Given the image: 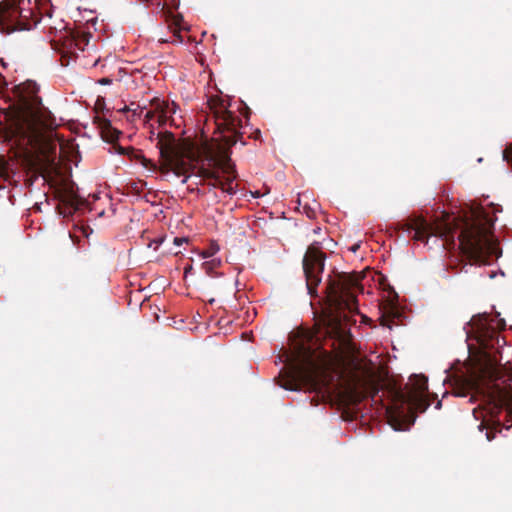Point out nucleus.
Returning a JSON list of instances; mask_svg holds the SVG:
<instances>
[{
  "label": "nucleus",
  "mask_w": 512,
  "mask_h": 512,
  "mask_svg": "<svg viewBox=\"0 0 512 512\" xmlns=\"http://www.w3.org/2000/svg\"><path fill=\"white\" fill-rule=\"evenodd\" d=\"M359 248H360V244L356 243L353 246H351L350 250L355 253Z\"/></svg>",
  "instance_id": "393cba45"
},
{
  "label": "nucleus",
  "mask_w": 512,
  "mask_h": 512,
  "mask_svg": "<svg viewBox=\"0 0 512 512\" xmlns=\"http://www.w3.org/2000/svg\"><path fill=\"white\" fill-rule=\"evenodd\" d=\"M362 291L363 287L358 278L347 273L338 274L334 278L329 277L326 285L329 304L339 313L347 311L351 314H358L357 293Z\"/></svg>",
  "instance_id": "7ed1b4c3"
},
{
  "label": "nucleus",
  "mask_w": 512,
  "mask_h": 512,
  "mask_svg": "<svg viewBox=\"0 0 512 512\" xmlns=\"http://www.w3.org/2000/svg\"><path fill=\"white\" fill-rule=\"evenodd\" d=\"M111 152L116 153L118 155H124V154H126V148H124L118 144H115L112 146Z\"/></svg>",
  "instance_id": "a211bd4d"
},
{
  "label": "nucleus",
  "mask_w": 512,
  "mask_h": 512,
  "mask_svg": "<svg viewBox=\"0 0 512 512\" xmlns=\"http://www.w3.org/2000/svg\"><path fill=\"white\" fill-rule=\"evenodd\" d=\"M325 254L321 251L318 242L313 243L307 249L303 258V271L306 278V288L308 294L314 296L317 294L316 287L322 281V274L325 267Z\"/></svg>",
  "instance_id": "0eeeda50"
},
{
  "label": "nucleus",
  "mask_w": 512,
  "mask_h": 512,
  "mask_svg": "<svg viewBox=\"0 0 512 512\" xmlns=\"http://www.w3.org/2000/svg\"><path fill=\"white\" fill-rule=\"evenodd\" d=\"M293 373V380L291 382L281 384L280 387L285 390L297 391L299 389V382L308 381L312 377L311 373L302 365H296Z\"/></svg>",
  "instance_id": "f8f14e48"
},
{
  "label": "nucleus",
  "mask_w": 512,
  "mask_h": 512,
  "mask_svg": "<svg viewBox=\"0 0 512 512\" xmlns=\"http://www.w3.org/2000/svg\"><path fill=\"white\" fill-rule=\"evenodd\" d=\"M188 239L185 237H175L173 242L176 246H181L183 243L187 242Z\"/></svg>",
  "instance_id": "412c9836"
},
{
  "label": "nucleus",
  "mask_w": 512,
  "mask_h": 512,
  "mask_svg": "<svg viewBox=\"0 0 512 512\" xmlns=\"http://www.w3.org/2000/svg\"><path fill=\"white\" fill-rule=\"evenodd\" d=\"M192 270H193V267H192L191 265L186 266V267H185V269H184V275H185V277H186L189 273H191V271H192Z\"/></svg>",
  "instance_id": "b1692460"
},
{
  "label": "nucleus",
  "mask_w": 512,
  "mask_h": 512,
  "mask_svg": "<svg viewBox=\"0 0 512 512\" xmlns=\"http://www.w3.org/2000/svg\"><path fill=\"white\" fill-rule=\"evenodd\" d=\"M469 385H465V386H460V387H456L452 394L455 396V397H467L469 396Z\"/></svg>",
  "instance_id": "2eb2a0df"
},
{
  "label": "nucleus",
  "mask_w": 512,
  "mask_h": 512,
  "mask_svg": "<svg viewBox=\"0 0 512 512\" xmlns=\"http://www.w3.org/2000/svg\"><path fill=\"white\" fill-rule=\"evenodd\" d=\"M489 277H490V278H494V277H495L494 273H491V274L489 275Z\"/></svg>",
  "instance_id": "473e14b6"
},
{
  "label": "nucleus",
  "mask_w": 512,
  "mask_h": 512,
  "mask_svg": "<svg viewBox=\"0 0 512 512\" xmlns=\"http://www.w3.org/2000/svg\"><path fill=\"white\" fill-rule=\"evenodd\" d=\"M256 198H259V193L257 192L255 195H253Z\"/></svg>",
  "instance_id": "72a5a7b5"
},
{
  "label": "nucleus",
  "mask_w": 512,
  "mask_h": 512,
  "mask_svg": "<svg viewBox=\"0 0 512 512\" xmlns=\"http://www.w3.org/2000/svg\"><path fill=\"white\" fill-rule=\"evenodd\" d=\"M450 230H451V227H448L447 228V233H450L451 232Z\"/></svg>",
  "instance_id": "f704fd0d"
},
{
  "label": "nucleus",
  "mask_w": 512,
  "mask_h": 512,
  "mask_svg": "<svg viewBox=\"0 0 512 512\" xmlns=\"http://www.w3.org/2000/svg\"><path fill=\"white\" fill-rule=\"evenodd\" d=\"M155 111H147L145 118L147 120H153L155 114L158 113L157 122L163 125L167 122L168 118L176 112V104L174 102H160L157 101L155 104Z\"/></svg>",
  "instance_id": "9b49d317"
},
{
  "label": "nucleus",
  "mask_w": 512,
  "mask_h": 512,
  "mask_svg": "<svg viewBox=\"0 0 512 512\" xmlns=\"http://www.w3.org/2000/svg\"><path fill=\"white\" fill-rule=\"evenodd\" d=\"M151 139L155 141V146L159 149L160 157L169 165L176 160L178 149L176 139L173 133L165 131L155 134L152 132Z\"/></svg>",
  "instance_id": "6e6552de"
},
{
  "label": "nucleus",
  "mask_w": 512,
  "mask_h": 512,
  "mask_svg": "<svg viewBox=\"0 0 512 512\" xmlns=\"http://www.w3.org/2000/svg\"><path fill=\"white\" fill-rule=\"evenodd\" d=\"M208 302H209V304H213L215 302V299L211 298Z\"/></svg>",
  "instance_id": "c85d7f7f"
},
{
  "label": "nucleus",
  "mask_w": 512,
  "mask_h": 512,
  "mask_svg": "<svg viewBox=\"0 0 512 512\" xmlns=\"http://www.w3.org/2000/svg\"><path fill=\"white\" fill-rule=\"evenodd\" d=\"M409 233H413V238L416 241L428 242L430 236H438L434 226L423 218L416 219L409 228Z\"/></svg>",
  "instance_id": "9d476101"
},
{
  "label": "nucleus",
  "mask_w": 512,
  "mask_h": 512,
  "mask_svg": "<svg viewBox=\"0 0 512 512\" xmlns=\"http://www.w3.org/2000/svg\"><path fill=\"white\" fill-rule=\"evenodd\" d=\"M478 428L482 431V430H483V428H484V425L481 423V424L478 426Z\"/></svg>",
  "instance_id": "c756f323"
},
{
  "label": "nucleus",
  "mask_w": 512,
  "mask_h": 512,
  "mask_svg": "<svg viewBox=\"0 0 512 512\" xmlns=\"http://www.w3.org/2000/svg\"><path fill=\"white\" fill-rule=\"evenodd\" d=\"M5 118V113L0 110V140L5 139L7 137V127L4 123Z\"/></svg>",
  "instance_id": "dca6fc26"
},
{
  "label": "nucleus",
  "mask_w": 512,
  "mask_h": 512,
  "mask_svg": "<svg viewBox=\"0 0 512 512\" xmlns=\"http://www.w3.org/2000/svg\"><path fill=\"white\" fill-rule=\"evenodd\" d=\"M163 241H164L163 238L154 239L149 244V247H152L154 245V248L157 249L163 243Z\"/></svg>",
  "instance_id": "aec40b11"
},
{
  "label": "nucleus",
  "mask_w": 512,
  "mask_h": 512,
  "mask_svg": "<svg viewBox=\"0 0 512 512\" xmlns=\"http://www.w3.org/2000/svg\"><path fill=\"white\" fill-rule=\"evenodd\" d=\"M486 438L488 441H492L495 438V433L487 431Z\"/></svg>",
  "instance_id": "5701e85b"
},
{
  "label": "nucleus",
  "mask_w": 512,
  "mask_h": 512,
  "mask_svg": "<svg viewBox=\"0 0 512 512\" xmlns=\"http://www.w3.org/2000/svg\"><path fill=\"white\" fill-rule=\"evenodd\" d=\"M0 63H1V65H2L3 67H6V66H7V64L5 63V61H4L3 59H1V60H0Z\"/></svg>",
  "instance_id": "bb28decb"
},
{
  "label": "nucleus",
  "mask_w": 512,
  "mask_h": 512,
  "mask_svg": "<svg viewBox=\"0 0 512 512\" xmlns=\"http://www.w3.org/2000/svg\"><path fill=\"white\" fill-rule=\"evenodd\" d=\"M492 322L486 312L474 315L463 327L466 342L474 339L481 348L493 349L499 344L500 338ZM467 346L471 350L472 345L467 343Z\"/></svg>",
  "instance_id": "423d86ee"
},
{
  "label": "nucleus",
  "mask_w": 512,
  "mask_h": 512,
  "mask_svg": "<svg viewBox=\"0 0 512 512\" xmlns=\"http://www.w3.org/2000/svg\"><path fill=\"white\" fill-rule=\"evenodd\" d=\"M473 415H474V417H475L476 419L478 418V417H477V415H476V409H474V410H473Z\"/></svg>",
  "instance_id": "7c9ffc66"
},
{
  "label": "nucleus",
  "mask_w": 512,
  "mask_h": 512,
  "mask_svg": "<svg viewBox=\"0 0 512 512\" xmlns=\"http://www.w3.org/2000/svg\"><path fill=\"white\" fill-rule=\"evenodd\" d=\"M492 226V220L482 207L473 209L471 216L463 221L457 234L458 246L471 265L485 262V252L492 246Z\"/></svg>",
  "instance_id": "f03ea898"
},
{
  "label": "nucleus",
  "mask_w": 512,
  "mask_h": 512,
  "mask_svg": "<svg viewBox=\"0 0 512 512\" xmlns=\"http://www.w3.org/2000/svg\"><path fill=\"white\" fill-rule=\"evenodd\" d=\"M96 22L97 18L88 20L86 22L87 29L82 27L67 29L63 21H61L60 27H50L60 33L58 41L62 46L63 57H68L69 60H76L80 53L91 48L89 43L92 34L88 29L90 25L94 27Z\"/></svg>",
  "instance_id": "39448f33"
},
{
  "label": "nucleus",
  "mask_w": 512,
  "mask_h": 512,
  "mask_svg": "<svg viewBox=\"0 0 512 512\" xmlns=\"http://www.w3.org/2000/svg\"><path fill=\"white\" fill-rule=\"evenodd\" d=\"M39 90L33 80L13 84L0 73V97L13 112L15 133L31 146L42 140L43 129L52 124L51 112L43 106Z\"/></svg>",
  "instance_id": "f257e3e1"
},
{
  "label": "nucleus",
  "mask_w": 512,
  "mask_h": 512,
  "mask_svg": "<svg viewBox=\"0 0 512 512\" xmlns=\"http://www.w3.org/2000/svg\"><path fill=\"white\" fill-rule=\"evenodd\" d=\"M221 264L220 259L213 258L211 260L205 261L202 264V269L205 271V273L210 277H217L220 274L214 272V270Z\"/></svg>",
  "instance_id": "4468645a"
},
{
  "label": "nucleus",
  "mask_w": 512,
  "mask_h": 512,
  "mask_svg": "<svg viewBox=\"0 0 512 512\" xmlns=\"http://www.w3.org/2000/svg\"><path fill=\"white\" fill-rule=\"evenodd\" d=\"M99 62H100L99 59L95 60L94 63H93V66H97Z\"/></svg>",
  "instance_id": "cd10ccee"
},
{
  "label": "nucleus",
  "mask_w": 512,
  "mask_h": 512,
  "mask_svg": "<svg viewBox=\"0 0 512 512\" xmlns=\"http://www.w3.org/2000/svg\"><path fill=\"white\" fill-rule=\"evenodd\" d=\"M96 122L98 123V126L103 130V131H108L109 129H111V122L109 119L107 118H104V117H97L96 118Z\"/></svg>",
  "instance_id": "f3484780"
},
{
  "label": "nucleus",
  "mask_w": 512,
  "mask_h": 512,
  "mask_svg": "<svg viewBox=\"0 0 512 512\" xmlns=\"http://www.w3.org/2000/svg\"><path fill=\"white\" fill-rule=\"evenodd\" d=\"M413 386L415 391L419 394V396H422L424 392L428 389V380L423 375H414Z\"/></svg>",
  "instance_id": "ddd939ff"
},
{
  "label": "nucleus",
  "mask_w": 512,
  "mask_h": 512,
  "mask_svg": "<svg viewBox=\"0 0 512 512\" xmlns=\"http://www.w3.org/2000/svg\"><path fill=\"white\" fill-rule=\"evenodd\" d=\"M22 11L18 8H7L0 11V22L8 31L28 30L30 27L21 20Z\"/></svg>",
  "instance_id": "1a4fd4ad"
},
{
  "label": "nucleus",
  "mask_w": 512,
  "mask_h": 512,
  "mask_svg": "<svg viewBox=\"0 0 512 512\" xmlns=\"http://www.w3.org/2000/svg\"><path fill=\"white\" fill-rule=\"evenodd\" d=\"M209 161L215 170L202 169L200 174L184 175L181 184H186L193 176L196 178L204 177L213 180V183L210 184L213 188H219L230 196L236 194L237 188L233 185L237 178L236 165L232 162L229 153L223 151L217 157H211Z\"/></svg>",
  "instance_id": "20e7f679"
},
{
  "label": "nucleus",
  "mask_w": 512,
  "mask_h": 512,
  "mask_svg": "<svg viewBox=\"0 0 512 512\" xmlns=\"http://www.w3.org/2000/svg\"><path fill=\"white\" fill-rule=\"evenodd\" d=\"M475 400H476V396L471 395V396L469 397V402H470V403H474V402H475Z\"/></svg>",
  "instance_id": "a878e982"
},
{
  "label": "nucleus",
  "mask_w": 512,
  "mask_h": 512,
  "mask_svg": "<svg viewBox=\"0 0 512 512\" xmlns=\"http://www.w3.org/2000/svg\"><path fill=\"white\" fill-rule=\"evenodd\" d=\"M440 406H441V402H438V403L436 404V408H439Z\"/></svg>",
  "instance_id": "2f4dec72"
},
{
  "label": "nucleus",
  "mask_w": 512,
  "mask_h": 512,
  "mask_svg": "<svg viewBox=\"0 0 512 512\" xmlns=\"http://www.w3.org/2000/svg\"><path fill=\"white\" fill-rule=\"evenodd\" d=\"M113 80L108 77L101 78L97 81L99 85L106 86L112 84Z\"/></svg>",
  "instance_id": "6ab92c4d"
},
{
  "label": "nucleus",
  "mask_w": 512,
  "mask_h": 512,
  "mask_svg": "<svg viewBox=\"0 0 512 512\" xmlns=\"http://www.w3.org/2000/svg\"><path fill=\"white\" fill-rule=\"evenodd\" d=\"M170 172H172L176 177H180L183 173L177 169V168H170L169 169Z\"/></svg>",
  "instance_id": "4be33fe9"
}]
</instances>
